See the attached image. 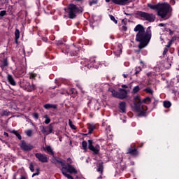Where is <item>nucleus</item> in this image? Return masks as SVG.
I'll return each mask as SVG.
<instances>
[{"mask_svg": "<svg viewBox=\"0 0 179 179\" xmlns=\"http://www.w3.org/2000/svg\"><path fill=\"white\" fill-rule=\"evenodd\" d=\"M134 31H138L136 36V40L140 43L138 45V48L142 50L145 48L150 41L152 38V31L150 30V27H148L146 32L145 31V28L141 24H138L134 28Z\"/></svg>", "mask_w": 179, "mask_h": 179, "instance_id": "f257e3e1", "label": "nucleus"}, {"mask_svg": "<svg viewBox=\"0 0 179 179\" xmlns=\"http://www.w3.org/2000/svg\"><path fill=\"white\" fill-rule=\"evenodd\" d=\"M150 9L157 10L158 16H160L162 19H164L165 16H167L169 10H170V5L168 3H158L157 5L148 4Z\"/></svg>", "mask_w": 179, "mask_h": 179, "instance_id": "f03ea898", "label": "nucleus"}, {"mask_svg": "<svg viewBox=\"0 0 179 179\" xmlns=\"http://www.w3.org/2000/svg\"><path fill=\"white\" fill-rule=\"evenodd\" d=\"M143 101L141 99L140 96H136L134 97V110L139 113L138 115L140 117H143L145 114H146V110H145V108H143V106H142Z\"/></svg>", "mask_w": 179, "mask_h": 179, "instance_id": "7ed1b4c3", "label": "nucleus"}, {"mask_svg": "<svg viewBox=\"0 0 179 179\" xmlns=\"http://www.w3.org/2000/svg\"><path fill=\"white\" fill-rule=\"evenodd\" d=\"M62 172L64 177H66L69 179H73L72 176L68 174V173H70V174H72V173L76 174V173H78V171H76V169H75V168L71 164H67L62 166Z\"/></svg>", "mask_w": 179, "mask_h": 179, "instance_id": "20e7f679", "label": "nucleus"}, {"mask_svg": "<svg viewBox=\"0 0 179 179\" xmlns=\"http://www.w3.org/2000/svg\"><path fill=\"white\" fill-rule=\"evenodd\" d=\"M109 92L112 93V96L113 97H116L117 99H120V100H124V99H127L128 93L127 90L120 89V92H116L115 90L110 88L109 89Z\"/></svg>", "mask_w": 179, "mask_h": 179, "instance_id": "39448f33", "label": "nucleus"}, {"mask_svg": "<svg viewBox=\"0 0 179 179\" xmlns=\"http://www.w3.org/2000/svg\"><path fill=\"white\" fill-rule=\"evenodd\" d=\"M68 12L70 19H75L76 17V13H79L80 9L75 4H70L68 7Z\"/></svg>", "mask_w": 179, "mask_h": 179, "instance_id": "423d86ee", "label": "nucleus"}, {"mask_svg": "<svg viewBox=\"0 0 179 179\" xmlns=\"http://www.w3.org/2000/svg\"><path fill=\"white\" fill-rule=\"evenodd\" d=\"M138 15L141 17H143L145 20H148V22H153L155 19H156V17H155L153 14H150V13H148L142 11L138 12Z\"/></svg>", "mask_w": 179, "mask_h": 179, "instance_id": "0eeeda50", "label": "nucleus"}, {"mask_svg": "<svg viewBox=\"0 0 179 179\" xmlns=\"http://www.w3.org/2000/svg\"><path fill=\"white\" fill-rule=\"evenodd\" d=\"M88 148L90 150L93 152L94 155H99V152H100V145H96L93 146V141L88 140Z\"/></svg>", "mask_w": 179, "mask_h": 179, "instance_id": "6e6552de", "label": "nucleus"}, {"mask_svg": "<svg viewBox=\"0 0 179 179\" xmlns=\"http://www.w3.org/2000/svg\"><path fill=\"white\" fill-rule=\"evenodd\" d=\"M52 131H54V126H52V124H49L46 127L44 126L41 127V132L45 135H50V134H52Z\"/></svg>", "mask_w": 179, "mask_h": 179, "instance_id": "1a4fd4ad", "label": "nucleus"}, {"mask_svg": "<svg viewBox=\"0 0 179 179\" xmlns=\"http://www.w3.org/2000/svg\"><path fill=\"white\" fill-rule=\"evenodd\" d=\"M35 157L38 159L41 163H48V158L45 154L36 153L35 154Z\"/></svg>", "mask_w": 179, "mask_h": 179, "instance_id": "9d476101", "label": "nucleus"}, {"mask_svg": "<svg viewBox=\"0 0 179 179\" xmlns=\"http://www.w3.org/2000/svg\"><path fill=\"white\" fill-rule=\"evenodd\" d=\"M20 148L22 150H24V152H28L29 150H31L34 147L32 145L27 144L26 142L22 141Z\"/></svg>", "mask_w": 179, "mask_h": 179, "instance_id": "9b49d317", "label": "nucleus"}, {"mask_svg": "<svg viewBox=\"0 0 179 179\" xmlns=\"http://www.w3.org/2000/svg\"><path fill=\"white\" fill-rule=\"evenodd\" d=\"M52 163H53V164H61L62 167L65 166V163H64V161H62L61 158H57L54 157V155H53V157L52 158Z\"/></svg>", "mask_w": 179, "mask_h": 179, "instance_id": "f8f14e48", "label": "nucleus"}, {"mask_svg": "<svg viewBox=\"0 0 179 179\" xmlns=\"http://www.w3.org/2000/svg\"><path fill=\"white\" fill-rule=\"evenodd\" d=\"M119 110L120 113H127V103L122 101L119 103Z\"/></svg>", "mask_w": 179, "mask_h": 179, "instance_id": "ddd939ff", "label": "nucleus"}, {"mask_svg": "<svg viewBox=\"0 0 179 179\" xmlns=\"http://www.w3.org/2000/svg\"><path fill=\"white\" fill-rule=\"evenodd\" d=\"M25 89L27 90V92H33V90H36V85H34V84L27 83Z\"/></svg>", "mask_w": 179, "mask_h": 179, "instance_id": "4468645a", "label": "nucleus"}, {"mask_svg": "<svg viewBox=\"0 0 179 179\" xmlns=\"http://www.w3.org/2000/svg\"><path fill=\"white\" fill-rule=\"evenodd\" d=\"M7 79L10 83V85H12V86H16V81H15V79L12 76V75L8 74L7 76Z\"/></svg>", "mask_w": 179, "mask_h": 179, "instance_id": "2eb2a0df", "label": "nucleus"}, {"mask_svg": "<svg viewBox=\"0 0 179 179\" xmlns=\"http://www.w3.org/2000/svg\"><path fill=\"white\" fill-rule=\"evenodd\" d=\"M43 150H45V152H47L51 156H54V151H52V148H51V146L47 145L46 147H44Z\"/></svg>", "mask_w": 179, "mask_h": 179, "instance_id": "dca6fc26", "label": "nucleus"}, {"mask_svg": "<svg viewBox=\"0 0 179 179\" xmlns=\"http://www.w3.org/2000/svg\"><path fill=\"white\" fill-rule=\"evenodd\" d=\"M43 107L46 110H50V108H54L55 110L57 109V105H54L51 103L45 104Z\"/></svg>", "mask_w": 179, "mask_h": 179, "instance_id": "f3484780", "label": "nucleus"}, {"mask_svg": "<svg viewBox=\"0 0 179 179\" xmlns=\"http://www.w3.org/2000/svg\"><path fill=\"white\" fill-rule=\"evenodd\" d=\"M128 153L132 155L133 156H136V155H138V151L135 148H129Z\"/></svg>", "mask_w": 179, "mask_h": 179, "instance_id": "a211bd4d", "label": "nucleus"}, {"mask_svg": "<svg viewBox=\"0 0 179 179\" xmlns=\"http://www.w3.org/2000/svg\"><path fill=\"white\" fill-rule=\"evenodd\" d=\"M15 43H17V40H19L20 37V31H19V29H16L15 31Z\"/></svg>", "mask_w": 179, "mask_h": 179, "instance_id": "6ab92c4d", "label": "nucleus"}, {"mask_svg": "<svg viewBox=\"0 0 179 179\" xmlns=\"http://www.w3.org/2000/svg\"><path fill=\"white\" fill-rule=\"evenodd\" d=\"M163 104L165 108H170L171 107V103L170 101H164Z\"/></svg>", "mask_w": 179, "mask_h": 179, "instance_id": "aec40b11", "label": "nucleus"}, {"mask_svg": "<svg viewBox=\"0 0 179 179\" xmlns=\"http://www.w3.org/2000/svg\"><path fill=\"white\" fill-rule=\"evenodd\" d=\"M82 146H83V148L85 150V152H86V150H87V142L83 141L82 142Z\"/></svg>", "mask_w": 179, "mask_h": 179, "instance_id": "412c9836", "label": "nucleus"}, {"mask_svg": "<svg viewBox=\"0 0 179 179\" xmlns=\"http://www.w3.org/2000/svg\"><path fill=\"white\" fill-rule=\"evenodd\" d=\"M150 101H152V99H150V97H147L143 100V103H145V104L150 103Z\"/></svg>", "mask_w": 179, "mask_h": 179, "instance_id": "4be33fe9", "label": "nucleus"}, {"mask_svg": "<svg viewBox=\"0 0 179 179\" xmlns=\"http://www.w3.org/2000/svg\"><path fill=\"white\" fill-rule=\"evenodd\" d=\"M69 125L71 129H76V127L73 124L71 120H69Z\"/></svg>", "mask_w": 179, "mask_h": 179, "instance_id": "5701e85b", "label": "nucleus"}, {"mask_svg": "<svg viewBox=\"0 0 179 179\" xmlns=\"http://www.w3.org/2000/svg\"><path fill=\"white\" fill-rule=\"evenodd\" d=\"M13 133L14 134L15 136H17V138H18V139H20V141L22 139V136H20V135L19 134V132H18L17 131L13 130Z\"/></svg>", "mask_w": 179, "mask_h": 179, "instance_id": "b1692460", "label": "nucleus"}, {"mask_svg": "<svg viewBox=\"0 0 179 179\" xmlns=\"http://www.w3.org/2000/svg\"><path fill=\"white\" fill-rule=\"evenodd\" d=\"M25 134L27 136L30 137L31 135H33V130L29 129L25 131Z\"/></svg>", "mask_w": 179, "mask_h": 179, "instance_id": "393cba45", "label": "nucleus"}, {"mask_svg": "<svg viewBox=\"0 0 179 179\" xmlns=\"http://www.w3.org/2000/svg\"><path fill=\"white\" fill-rule=\"evenodd\" d=\"M103 164H100L97 169V171L100 172L101 174H103Z\"/></svg>", "mask_w": 179, "mask_h": 179, "instance_id": "a878e982", "label": "nucleus"}, {"mask_svg": "<svg viewBox=\"0 0 179 179\" xmlns=\"http://www.w3.org/2000/svg\"><path fill=\"white\" fill-rule=\"evenodd\" d=\"M5 66H8V61H6V59L3 60V64L1 65V68H2V69H3V68H5Z\"/></svg>", "mask_w": 179, "mask_h": 179, "instance_id": "bb28decb", "label": "nucleus"}, {"mask_svg": "<svg viewBox=\"0 0 179 179\" xmlns=\"http://www.w3.org/2000/svg\"><path fill=\"white\" fill-rule=\"evenodd\" d=\"M89 59H85L81 62V64H84L85 66H87L89 65Z\"/></svg>", "mask_w": 179, "mask_h": 179, "instance_id": "cd10ccee", "label": "nucleus"}, {"mask_svg": "<svg viewBox=\"0 0 179 179\" xmlns=\"http://www.w3.org/2000/svg\"><path fill=\"white\" fill-rule=\"evenodd\" d=\"M120 5H127V3H129V0H120Z\"/></svg>", "mask_w": 179, "mask_h": 179, "instance_id": "c85d7f7f", "label": "nucleus"}, {"mask_svg": "<svg viewBox=\"0 0 179 179\" xmlns=\"http://www.w3.org/2000/svg\"><path fill=\"white\" fill-rule=\"evenodd\" d=\"M29 170L31 171V173H34V164L33 163H30Z\"/></svg>", "mask_w": 179, "mask_h": 179, "instance_id": "c756f323", "label": "nucleus"}, {"mask_svg": "<svg viewBox=\"0 0 179 179\" xmlns=\"http://www.w3.org/2000/svg\"><path fill=\"white\" fill-rule=\"evenodd\" d=\"M141 71H142V68H141V66L136 67L135 75H138V73H139V72H141Z\"/></svg>", "mask_w": 179, "mask_h": 179, "instance_id": "7c9ffc66", "label": "nucleus"}, {"mask_svg": "<svg viewBox=\"0 0 179 179\" xmlns=\"http://www.w3.org/2000/svg\"><path fill=\"white\" fill-rule=\"evenodd\" d=\"M140 90L139 86H136L133 89V93H138Z\"/></svg>", "mask_w": 179, "mask_h": 179, "instance_id": "2f4dec72", "label": "nucleus"}, {"mask_svg": "<svg viewBox=\"0 0 179 179\" xmlns=\"http://www.w3.org/2000/svg\"><path fill=\"white\" fill-rule=\"evenodd\" d=\"M110 20H112L113 22H114V23H115V24L118 23V21L115 20V17H114L113 15H110Z\"/></svg>", "mask_w": 179, "mask_h": 179, "instance_id": "473e14b6", "label": "nucleus"}, {"mask_svg": "<svg viewBox=\"0 0 179 179\" xmlns=\"http://www.w3.org/2000/svg\"><path fill=\"white\" fill-rule=\"evenodd\" d=\"M144 90L147 93H150V94H153V90H152V89H150V88H146Z\"/></svg>", "mask_w": 179, "mask_h": 179, "instance_id": "72a5a7b5", "label": "nucleus"}, {"mask_svg": "<svg viewBox=\"0 0 179 179\" xmlns=\"http://www.w3.org/2000/svg\"><path fill=\"white\" fill-rule=\"evenodd\" d=\"M97 3V0H92V1H90V6H92V5H96Z\"/></svg>", "mask_w": 179, "mask_h": 179, "instance_id": "f704fd0d", "label": "nucleus"}, {"mask_svg": "<svg viewBox=\"0 0 179 179\" xmlns=\"http://www.w3.org/2000/svg\"><path fill=\"white\" fill-rule=\"evenodd\" d=\"M115 5H121L120 0H111Z\"/></svg>", "mask_w": 179, "mask_h": 179, "instance_id": "c9c22d12", "label": "nucleus"}, {"mask_svg": "<svg viewBox=\"0 0 179 179\" xmlns=\"http://www.w3.org/2000/svg\"><path fill=\"white\" fill-rule=\"evenodd\" d=\"M93 131H94V126H90L89 127V134H92V132H93Z\"/></svg>", "mask_w": 179, "mask_h": 179, "instance_id": "e433bc0d", "label": "nucleus"}, {"mask_svg": "<svg viewBox=\"0 0 179 179\" xmlns=\"http://www.w3.org/2000/svg\"><path fill=\"white\" fill-rule=\"evenodd\" d=\"M122 31H127L128 30V27H127L125 25H123L121 28Z\"/></svg>", "mask_w": 179, "mask_h": 179, "instance_id": "4c0bfd02", "label": "nucleus"}, {"mask_svg": "<svg viewBox=\"0 0 179 179\" xmlns=\"http://www.w3.org/2000/svg\"><path fill=\"white\" fill-rule=\"evenodd\" d=\"M40 172L38 171V169H36V172L32 174V177H36V176H38Z\"/></svg>", "mask_w": 179, "mask_h": 179, "instance_id": "58836bf2", "label": "nucleus"}, {"mask_svg": "<svg viewBox=\"0 0 179 179\" xmlns=\"http://www.w3.org/2000/svg\"><path fill=\"white\" fill-rule=\"evenodd\" d=\"M37 76V74L31 73H30V78L33 79L34 78H36Z\"/></svg>", "mask_w": 179, "mask_h": 179, "instance_id": "ea45409f", "label": "nucleus"}, {"mask_svg": "<svg viewBox=\"0 0 179 179\" xmlns=\"http://www.w3.org/2000/svg\"><path fill=\"white\" fill-rule=\"evenodd\" d=\"M6 15V10H2L0 12V16H5Z\"/></svg>", "mask_w": 179, "mask_h": 179, "instance_id": "a19ab883", "label": "nucleus"}, {"mask_svg": "<svg viewBox=\"0 0 179 179\" xmlns=\"http://www.w3.org/2000/svg\"><path fill=\"white\" fill-rule=\"evenodd\" d=\"M167 52H169V48H165L163 52V55H166V54H167Z\"/></svg>", "mask_w": 179, "mask_h": 179, "instance_id": "79ce46f5", "label": "nucleus"}, {"mask_svg": "<svg viewBox=\"0 0 179 179\" xmlns=\"http://www.w3.org/2000/svg\"><path fill=\"white\" fill-rule=\"evenodd\" d=\"M171 44H173V43L169 41L168 44L166 45V48H170V47H171Z\"/></svg>", "mask_w": 179, "mask_h": 179, "instance_id": "37998d69", "label": "nucleus"}, {"mask_svg": "<svg viewBox=\"0 0 179 179\" xmlns=\"http://www.w3.org/2000/svg\"><path fill=\"white\" fill-rule=\"evenodd\" d=\"M50 122H51V119H50V117L45 119V124H50Z\"/></svg>", "mask_w": 179, "mask_h": 179, "instance_id": "c03bdc74", "label": "nucleus"}, {"mask_svg": "<svg viewBox=\"0 0 179 179\" xmlns=\"http://www.w3.org/2000/svg\"><path fill=\"white\" fill-rule=\"evenodd\" d=\"M167 31H169V35L170 36H173V34H174V32L173 31H171V29H167Z\"/></svg>", "mask_w": 179, "mask_h": 179, "instance_id": "a18cd8bd", "label": "nucleus"}, {"mask_svg": "<svg viewBox=\"0 0 179 179\" xmlns=\"http://www.w3.org/2000/svg\"><path fill=\"white\" fill-rule=\"evenodd\" d=\"M67 163H68V164H71V163H72V159L68 158V159H67Z\"/></svg>", "mask_w": 179, "mask_h": 179, "instance_id": "49530a36", "label": "nucleus"}, {"mask_svg": "<svg viewBox=\"0 0 179 179\" xmlns=\"http://www.w3.org/2000/svg\"><path fill=\"white\" fill-rule=\"evenodd\" d=\"M34 118H36V120H38V113H34Z\"/></svg>", "mask_w": 179, "mask_h": 179, "instance_id": "de8ad7c7", "label": "nucleus"}, {"mask_svg": "<svg viewBox=\"0 0 179 179\" xmlns=\"http://www.w3.org/2000/svg\"><path fill=\"white\" fill-rule=\"evenodd\" d=\"M176 40H177V37L173 36L170 41H171V43H173V41H176Z\"/></svg>", "mask_w": 179, "mask_h": 179, "instance_id": "09e8293b", "label": "nucleus"}, {"mask_svg": "<svg viewBox=\"0 0 179 179\" xmlns=\"http://www.w3.org/2000/svg\"><path fill=\"white\" fill-rule=\"evenodd\" d=\"M1 115L3 116V115H8V112L3 110L1 113Z\"/></svg>", "mask_w": 179, "mask_h": 179, "instance_id": "8fccbe9b", "label": "nucleus"}, {"mask_svg": "<svg viewBox=\"0 0 179 179\" xmlns=\"http://www.w3.org/2000/svg\"><path fill=\"white\" fill-rule=\"evenodd\" d=\"M159 27H164V26H166V24L160 23V24H159Z\"/></svg>", "mask_w": 179, "mask_h": 179, "instance_id": "3c124183", "label": "nucleus"}, {"mask_svg": "<svg viewBox=\"0 0 179 179\" xmlns=\"http://www.w3.org/2000/svg\"><path fill=\"white\" fill-rule=\"evenodd\" d=\"M3 135L4 136H9V134L7 132H4Z\"/></svg>", "mask_w": 179, "mask_h": 179, "instance_id": "603ef678", "label": "nucleus"}, {"mask_svg": "<svg viewBox=\"0 0 179 179\" xmlns=\"http://www.w3.org/2000/svg\"><path fill=\"white\" fill-rule=\"evenodd\" d=\"M127 75H126V74H123V77L124 78H127Z\"/></svg>", "mask_w": 179, "mask_h": 179, "instance_id": "864d4df0", "label": "nucleus"}, {"mask_svg": "<svg viewBox=\"0 0 179 179\" xmlns=\"http://www.w3.org/2000/svg\"><path fill=\"white\" fill-rule=\"evenodd\" d=\"M44 118H45V120H47V118H49V117H48V115H45L44 116Z\"/></svg>", "mask_w": 179, "mask_h": 179, "instance_id": "5fc2aeb1", "label": "nucleus"}, {"mask_svg": "<svg viewBox=\"0 0 179 179\" xmlns=\"http://www.w3.org/2000/svg\"><path fill=\"white\" fill-rule=\"evenodd\" d=\"M124 15H127L128 16H131V14H128L127 13H124Z\"/></svg>", "mask_w": 179, "mask_h": 179, "instance_id": "6e6d98bb", "label": "nucleus"}, {"mask_svg": "<svg viewBox=\"0 0 179 179\" xmlns=\"http://www.w3.org/2000/svg\"><path fill=\"white\" fill-rule=\"evenodd\" d=\"M122 87H125V88H127V87H127V85H122Z\"/></svg>", "mask_w": 179, "mask_h": 179, "instance_id": "4d7b16f0", "label": "nucleus"}, {"mask_svg": "<svg viewBox=\"0 0 179 179\" xmlns=\"http://www.w3.org/2000/svg\"><path fill=\"white\" fill-rule=\"evenodd\" d=\"M70 93H71V94H73V91L71 90Z\"/></svg>", "mask_w": 179, "mask_h": 179, "instance_id": "13d9d810", "label": "nucleus"}, {"mask_svg": "<svg viewBox=\"0 0 179 179\" xmlns=\"http://www.w3.org/2000/svg\"><path fill=\"white\" fill-rule=\"evenodd\" d=\"M92 62H94V59H92V60H90Z\"/></svg>", "mask_w": 179, "mask_h": 179, "instance_id": "bf43d9fd", "label": "nucleus"}, {"mask_svg": "<svg viewBox=\"0 0 179 179\" xmlns=\"http://www.w3.org/2000/svg\"><path fill=\"white\" fill-rule=\"evenodd\" d=\"M106 2H110V0H105Z\"/></svg>", "mask_w": 179, "mask_h": 179, "instance_id": "052dcab7", "label": "nucleus"}, {"mask_svg": "<svg viewBox=\"0 0 179 179\" xmlns=\"http://www.w3.org/2000/svg\"><path fill=\"white\" fill-rule=\"evenodd\" d=\"M140 63H141V64H143V62L141 61Z\"/></svg>", "mask_w": 179, "mask_h": 179, "instance_id": "680f3d73", "label": "nucleus"}, {"mask_svg": "<svg viewBox=\"0 0 179 179\" xmlns=\"http://www.w3.org/2000/svg\"><path fill=\"white\" fill-rule=\"evenodd\" d=\"M160 39H161L162 41H163V38L162 37L160 38Z\"/></svg>", "mask_w": 179, "mask_h": 179, "instance_id": "e2e57ef3", "label": "nucleus"}, {"mask_svg": "<svg viewBox=\"0 0 179 179\" xmlns=\"http://www.w3.org/2000/svg\"><path fill=\"white\" fill-rule=\"evenodd\" d=\"M79 89H80V90H82V87H79Z\"/></svg>", "mask_w": 179, "mask_h": 179, "instance_id": "0e129e2a", "label": "nucleus"}, {"mask_svg": "<svg viewBox=\"0 0 179 179\" xmlns=\"http://www.w3.org/2000/svg\"><path fill=\"white\" fill-rule=\"evenodd\" d=\"M123 122H125V120H123Z\"/></svg>", "mask_w": 179, "mask_h": 179, "instance_id": "69168bd1", "label": "nucleus"}, {"mask_svg": "<svg viewBox=\"0 0 179 179\" xmlns=\"http://www.w3.org/2000/svg\"><path fill=\"white\" fill-rule=\"evenodd\" d=\"M178 56H179V51H178Z\"/></svg>", "mask_w": 179, "mask_h": 179, "instance_id": "338daca9", "label": "nucleus"}, {"mask_svg": "<svg viewBox=\"0 0 179 179\" xmlns=\"http://www.w3.org/2000/svg\"><path fill=\"white\" fill-rule=\"evenodd\" d=\"M73 55H76V54H74Z\"/></svg>", "mask_w": 179, "mask_h": 179, "instance_id": "774afa93", "label": "nucleus"}]
</instances>
